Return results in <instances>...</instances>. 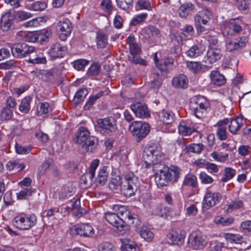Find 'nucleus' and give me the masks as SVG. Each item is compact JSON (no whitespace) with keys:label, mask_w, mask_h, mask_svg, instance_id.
I'll return each mask as SVG.
<instances>
[{"label":"nucleus","mask_w":251,"mask_h":251,"mask_svg":"<svg viewBox=\"0 0 251 251\" xmlns=\"http://www.w3.org/2000/svg\"><path fill=\"white\" fill-rule=\"evenodd\" d=\"M74 141L81 148L83 152H93L99 143L97 138L91 136L88 129L84 126L78 128Z\"/></svg>","instance_id":"1"},{"label":"nucleus","mask_w":251,"mask_h":251,"mask_svg":"<svg viewBox=\"0 0 251 251\" xmlns=\"http://www.w3.org/2000/svg\"><path fill=\"white\" fill-rule=\"evenodd\" d=\"M180 169L176 166L171 165L165 169L162 175L156 176L155 181L159 187L166 186L170 182H176L180 176Z\"/></svg>","instance_id":"2"},{"label":"nucleus","mask_w":251,"mask_h":251,"mask_svg":"<svg viewBox=\"0 0 251 251\" xmlns=\"http://www.w3.org/2000/svg\"><path fill=\"white\" fill-rule=\"evenodd\" d=\"M189 107L193 114L200 119L206 114L209 107V103L204 97L195 96L190 99Z\"/></svg>","instance_id":"3"},{"label":"nucleus","mask_w":251,"mask_h":251,"mask_svg":"<svg viewBox=\"0 0 251 251\" xmlns=\"http://www.w3.org/2000/svg\"><path fill=\"white\" fill-rule=\"evenodd\" d=\"M97 123L98 131L104 136H112L118 129L117 120L112 116L98 119Z\"/></svg>","instance_id":"4"},{"label":"nucleus","mask_w":251,"mask_h":251,"mask_svg":"<svg viewBox=\"0 0 251 251\" xmlns=\"http://www.w3.org/2000/svg\"><path fill=\"white\" fill-rule=\"evenodd\" d=\"M37 218L34 214H26L22 213L17 215L13 220V225L21 230H28L35 226Z\"/></svg>","instance_id":"5"},{"label":"nucleus","mask_w":251,"mask_h":251,"mask_svg":"<svg viewBox=\"0 0 251 251\" xmlns=\"http://www.w3.org/2000/svg\"><path fill=\"white\" fill-rule=\"evenodd\" d=\"M140 186L137 177L132 173H126L123 182V192L125 196L130 197L133 195Z\"/></svg>","instance_id":"6"},{"label":"nucleus","mask_w":251,"mask_h":251,"mask_svg":"<svg viewBox=\"0 0 251 251\" xmlns=\"http://www.w3.org/2000/svg\"><path fill=\"white\" fill-rule=\"evenodd\" d=\"M160 152V148L155 144H150L146 147L143 152L142 160L147 168L151 167L154 161H157Z\"/></svg>","instance_id":"7"},{"label":"nucleus","mask_w":251,"mask_h":251,"mask_svg":"<svg viewBox=\"0 0 251 251\" xmlns=\"http://www.w3.org/2000/svg\"><path fill=\"white\" fill-rule=\"evenodd\" d=\"M51 32L48 30H41L35 33L21 31L18 33L20 40L29 42L43 43L48 41Z\"/></svg>","instance_id":"8"},{"label":"nucleus","mask_w":251,"mask_h":251,"mask_svg":"<svg viewBox=\"0 0 251 251\" xmlns=\"http://www.w3.org/2000/svg\"><path fill=\"white\" fill-rule=\"evenodd\" d=\"M133 135L136 137V141L139 142L144 138L150 130V125L141 121L133 122L129 126Z\"/></svg>","instance_id":"9"},{"label":"nucleus","mask_w":251,"mask_h":251,"mask_svg":"<svg viewBox=\"0 0 251 251\" xmlns=\"http://www.w3.org/2000/svg\"><path fill=\"white\" fill-rule=\"evenodd\" d=\"M73 29L71 21L67 18H63L57 23L56 30L59 38L65 41L70 35Z\"/></svg>","instance_id":"10"},{"label":"nucleus","mask_w":251,"mask_h":251,"mask_svg":"<svg viewBox=\"0 0 251 251\" xmlns=\"http://www.w3.org/2000/svg\"><path fill=\"white\" fill-rule=\"evenodd\" d=\"M105 219L110 224L116 227L121 234L124 235L128 232L127 227L123 225V222L118 214L107 212L105 215Z\"/></svg>","instance_id":"11"},{"label":"nucleus","mask_w":251,"mask_h":251,"mask_svg":"<svg viewBox=\"0 0 251 251\" xmlns=\"http://www.w3.org/2000/svg\"><path fill=\"white\" fill-rule=\"evenodd\" d=\"M34 48L25 43L15 44L11 48L12 55L17 58H23L33 52Z\"/></svg>","instance_id":"12"},{"label":"nucleus","mask_w":251,"mask_h":251,"mask_svg":"<svg viewBox=\"0 0 251 251\" xmlns=\"http://www.w3.org/2000/svg\"><path fill=\"white\" fill-rule=\"evenodd\" d=\"M222 55V51L219 47L209 48L203 59V62L209 65L207 66L209 69L211 68L213 63L221 58Z\"/></svg>","instance_id":"13"},{"label":"nucleus","mask_w":251,"mask_h":251,"mask_svg":"<svg viewBox=\"0 0 251 251\" xmlns=\"http://www.w3.org/2000/svg\"><path fill=\"white\" fill-rule=\"evenodd\" d=\"M71 234L73 235H79L84 237H92L94 234L92 226L88 224L76 225L71 228Z\"/></svg>","instance_id":"14"},{"label":"nucleus","mask_w":251,"mask_h":251,"mask_svg":"<svg viewBox=\"0 0 251 251\" xmlns=\"http://www.w3.org/2000/svg\"><path fill=\"white\" fill-rule=\"evenodd\" d=\"M222 198V196L220 193L208 191L204 198L202 206L203 208L208 209L219 203Z\"/></svg>","instance_id":"15"},{"label":"nucleus","mask_w":251,"mask_h":251,"mask_svg":"<svg viewBox=\"0 0 251 251\" xmlns=\"http://www.w3.org/2000/svg\"><path fill=\"white\" fill-rule=\"evenodd\" d=\"M188 244L189 247L197 250L203 249L206 242L200 234L192 233L189 237Z\"/></svg>","instance_id":"16"},{"label":"nucleus","mask_w":251,"mask_h":251,"mask_svg":"<svg viewBox=\"0 0 251 251\" xmlns=\"http://www.w3.org/2000/svg\"><path fill=\"white\" fill-rule=\"evenodd\" d=\"M66 53V47L59 43L52 44L49 51V54L52 59L63 57Z\"/></svg>","instance_id":"17"},{"label":"nucleus","mask_w":251,"mask_h":251,"mask_svg":"<svg viewBox=\"0 0 251 251\" xmlns=\"http://www.w3.org/2000/svg\"><path fill=\"white\" fill-rule=\"evenodd\" d=\"M130 108L137 117L144 118L150 116L147 106L142 102H138L132 104Z\"/></svg>","instance_id":"18"},{"label":"nucleus","mask_w":251,"mask_h":251,"mask_svg":"<svg viewBox=\"0 0 251 251\" xmlns=\"http://www.w3.org/2000/svg\"><path fill=\"white\" fill-rule=\"evenodd\" d=\"M154 61L155 66L158 70H161L163 72H168V68L174 64V60L173 58H168L159 60L157 58V53L154 54Z\"/></svg>","instance_id":"19"},{"label":"nucleus","mask_w":251,"mask_h":251,"mask_svg":"<svg viewBox=\"0 0 251 251\" xmlns=\"http://www.w3.org/2000/svg\"><path fill=\"white\" fill-rule=\"evenodd\" d=\"M229 123V120L225 118L222 120L219 121L215 126L217 127L216 134L220 140H225L227 138L226 135V125Z\"/></svg>","instance_id":"20"},{"label":"nucleus","mask_w":251,"mask_h":251,"mask_svg":"<svg viewBox=\"0 0 251 251\" xmlns=\"http://www.w3.org/2000/svg\"><path fill=\"white\" fill-rule=\"evenodd\" d=\"M1 28L4 31L14 28V17L10 13L4 14L1 18Z\"/></svg>","instance_id":"21"},{"label":"nucleus","mask_w":251,"mask_h":251,"mask_svg":"<svg viewBox=\"0 0 251 251\" xmlns=\"http://www.w3.org/2000/svg\"><path fill=\"white\" fill-rule=\"evenodd\" d=\"M172 85L177 89H186L188 86V79L186 75L180 74L174 77L172 81Z\"/></svg>","instance_id":"22"},{"label":"nucleus","mask_w":251,"mask_h":251,"mask_svg":"<svg viewBox=\"0 0 251 251\" xmlns=\"http://www.w3.org/2000/svg\"><path fill=\"white\" fill-rule=\"evenodd\" d=\"M205 50V46L201 43H198L193 45L187 50L186 54L190 57L196 58L202 55Z\"/></svg>","instance_id":"23"},{"label":"nucleus","mask_w":251,"mask_h":251,"mask_svg":"<svg viewBox=\"0 0 251 251\" xmlns=\"http://www.w3.org/2000/svg\"><path fill=\"white\" fill-rule=\"evenodd\" d=\"M126 43L128 45L130 55L139 54L141 52V47L134 36L129 35L126 39Z\"/></svg>","instance_id":"24"},{"label":"nucleus","mask_w":251,"mask_h":251,"mask_svg":"<svg viewBox=\"0 0 251 251\" xmlns=\"http://www.w3.org/2000/svg\"><path fill=\"white\" fill-rule=\"evenodd\" d=\"M186 64L188 69L194 74L204 72L205 69L208 68L206 65H202L199 62L187 61Z\"/></svg>","instance_id":"25"},{"label":"nucleus","mask_w":251,"mask_h":251,"mask_svg":"<svg viewBox=\"0 0 251 251\" xmlns=\"http://www.w3.org/2000/svg\"><path fill=\"white\" fill-rule=\"evenodd\" d=\"M243 125V119L240 118L231 119L228 126V130L231 133L236 134Z\"/></svg>","instance_id":"26"},{"label":"nucleus","mask_w":251,"mask_h":251,"mask_svg":"<svg viewBox=\"0 0 251 251\" xmlns=\"http://www.w3.org/2000/svg\"><path fill=\"white\" fill-rule=\"evenodd\" d=\"M167 236L174 244L177 245H182L184 242L185 238L183 232H180L178 233L177 231L174 230L170 232Z\"/></svg>","instance_id":"27"},{"label":"nucleus","mask_w":251,"mask_h":251,"mask_svg":"<svg viewBox=\"0 0 251 251\" xmlns=\"http://www.w3.org/2000/svg\"><path fill=\"white\" fill-rule=\"evenodd\" d=\"M146 38L151 39L161 36L160 31L158 28L153 25H149L143 30Z\"/></svg>","instance_id":"28"},{"label":"nucleus","mask_w":251,"mask_h":251,"mask_svg":"<svg viewBox=\"0 0 251 251\" xmlns=\"http://www.w3.org/2000/svg\"><path fill=\"white\" fill-rule=\"evenodd\" d=\"M211 83L215 85L221 86L226 83L225 76L218 71H213L210 74Z\"/></svg>","instance_id":"29"},{"label":"nucleus","mask_w":251,"mask_h":251,"mask_svg":"<svg viewBox=\"0 0 251 251\" xmlns=\"http://www.w3.org/2000/svg\"><path fill=\"white\" fill-rule=\"evenodd\" d=\"M194 4L190 2L185 3L181 4L178 9V14L180 17L186 18L190 11L195 8Z\"/></svg>","instance_id":"30"},{"label":"nucleus","mask_w":251,"mask_h":251,"mask_svg":"<svg viewBox=\"0 0 251 251\" xmlns=\"http://www.w3.org/2000/svg\"><path fill=\"white\" fill-rule=\"evenodd\" d=\"M107 169V167L106 166H102L100 168L96 179V181L99 185L102 186L106 182L108 175Z\"/></svg>","instance_id":"31"},{"label":"nucleus","mask_w":251,"mask_h":251,"mask_svg":"<svg viewBox=\"0 0 251 251\" xmlns=\"http://www.w3.org/2000/svg\"><path fill=\"white\" fill-rule=\"evenodd\" d=\"M179 134L182 136H188L196 131L194 128L192 127L184 121H182L178 126Z\"/></svg>","instance_id":"32"},{"label":"nucleus","mask_w":251,"mask_h":251,"mask_svg":"<svg viewBox=\"0 0 251 251\" xmlns=\"http://www.w3.org/2000/svg\"><path fill=\"white\" fill-rule=\"evenodd\" d=\"M159 119L164 124H171L174 120V113L169 110H162L159 115Z\"/></svg>","instance_id":"33"},{"label":"nucleus","mask_w":251,"mask_h":251,"mask_svg":"<svg viewBox=\"0 0 251 251\" xmlns=\"http://www.w3.org/2000/svg\"><path fill=\"white\" fill-rule=\"evenodd\" d=\"M32 100L30 96H26L22 99L19 106V109L22 113L27 114L29 112Z\"/></svg>","instance_id":"34"},{"label":"nucleus","mask_w":251,"mask_h":251,"mask_svg":"<svg viewBox=\"0 0 251 251\" xmlns=\"http://www.w3.org/2000/svg\"><path fill=\"white\" fill-rule=\"evenodd\" d=\"M244 202L241 200H235L231 201L225 206V208L228 213H231L233 210L243 208Z\"/></svg>","instance_id":"35"},{"label":"nucleus","mask_w":251,"mask_h":251,"mask_svg":"<svg viewBox=\"0 0 251 251\" xmlns=\"http://www.w3.org/2000/svg\"><path fill=\"white\" fill-rule=\"evenodd\" d=\"M127 224L130 226L135 228V230L138 231L142 227V223L138 217L135 215L132 214L131 217L128 218L126 222Z\"/></svg>","instance_id":"36"},{"label":"nucleus","mask_w":251,"mask_h":251,"mask_svg":"<svg viewBox=\"0 0 251 251\" xmlns=\"http://www.w3.org/2000/svg\"><path fill=\"white\" fill-rule=\"evenodd\" d=\"M6 167L8 170L17 169L18 171H22L25 168V164L23 162H21L19 160H13L9 161L7 163Z\"/></svg>","instance_id":"37"},{"label":"nucleus","mask_w":251,"mask_h":251,"mask_svg":"<svg viewBox=\"0 0 251 251\" xmlns=\"http://www.w3.org/2000/svg\"><path fill=\"white\" fill-rule=\"evenodd\" d=\"M118 212L117 214L120 216V218L123 221V224L126 223L128 218L131 217L132 213L125 206H118Z\"/></svg>","instance_id":"38"},{"label":"nucleus","mask_w":251,"mask_h":251,"mask_svg":"<svg viewBox=\"0 0 251 251\" xmlns=\"http://www.w3.org/2000/svg\"><path fill=\"white\" fill-rule=\"evenodd\" d=\"M183 185L196 188L198 186L197 179L194 175L189 174L186 175L184 177Z\"/></svg>","instance_id":"39"},{"label":"nucleus","mask_w":251,"mask_h":251,"mask_svg":"<svg viewBox=\"0 0 251 251\" xmlns=\"http://www.w3.org/2000/svg\"><path fill=\"white\" fill-rule=\"evenodd\" d=\"M138 232L141 237L147 241L150 242L153 239V233L147 227L141 228Z\"/></svg>","instance_id":"40"},{"label":"nucleus","mask_w":251,"mask_h":251,"mask_svg":"<svg viewBox=\"0 0 251 251\" xmlns=\"http://www.w3.org/2000/svg\"><path fill=\"white\" fill-rule=\"evenodd\" d=\"M97 44L99 48L103 49L107 45V37L101 32L97 33Z\"/></svg>","instance_id":"41"},{"label":"nucleus","mask_w":251,"mask_h":251,"mask_svg":"<svg viewBox=\"0 0 251 251\" xmlns=\"http://www.w3.org/2000/svg\"><path fill=\"white\" fill-rule=\"evenodd\" d=\"M225 238L228 242L235 244H241L244 239V238L239 234L231 233L226 234Z\"/></svg>","instance_id":"42"},{"label":"nucleus","mask_w":251,"mask_h":251,"mask_svg":"<svg viewBox=\"0 0 251 251\" xmlns=\"http://www.w3.org/2000/svg\"><path fill=\"white\" fill-rule=\"evenodd\" d=\"M103 95L104 92L101 91L97 94L90 96L84 106V109L88 110L94 104L95 102Z\"/></svg>","instance_id":"43"},{"label":"nucleus","mask_w":251,"mask_h":251,"mask_svg":"<svg viewBox=\"0 0 251 251\" xmlns=\"http://www.w3.org/2000/svg\"><path fill=\"white\" fill-rule=\"evenodd\" d=\"M100 6L102 10L106 12L109 16L114 10V7L112 5L111 0H102Z\"/></svg>","instance_id":"44"},{"label":"nucleus","mask_w":251,"mask_h":251,"mask_svg":"<svg viewBox=\"0 0 251 251\" xmlns=\"http://www.w3.org/2000/svg\"><path fill=\"white\" fill-rule=\"evenodd\" d=\"M151 167H152L153 171L157 174V176L162 175L165 171V169L167 167L164 162H158V161H154Z\"/></svg>","instance_id":"45"},{"label":"nucleus","mask_w":251,"mask_h":251,"mask_svg":"<svg viewBox=\"0 0 251 251\" xmlns=\"http://www.w3.org/2000/svg\"><path fill=\"white\" fill-rule=\"evenodd\" d=\"M236 171L231 168L226 167L224 169V175L221 179L223 182H226L232 178L235 175Z\"/></svg>","instance_id":"46"},{"label":"nucleus","mask_w":251,"mask_h":251,"mask_svg":"<svg viewBox=\"0 0 251 251\" xmlns=\"http://www.w3.org/2000/svg\"><path fill=\"white\" fill-rule=\"evenodd\" d=\"M215 222L216 224L222 226H228L233 223L234 219L231 217L226 218L218 217L215 218Z\"/></svg>","instance_id":"47"},{"label":"nucleus","mask_w":251,"mask_h":251,"mask_svg":"<svg viewBox=\"0 0 251 251\" xmlns=\"http://www.w3.org/2000/svg\"><path fill=\"white\" fill-rule=\"evenodd\" d=\"M88 92L85 88L79 89L75 93L74 100L75 103H79L83 100Z\"/></svg>","instance_id":"48"},{"label":"nucleus","mask_w":251,"mask_h":251,"mask_svg":"<svg viewBox=\"0 0 251 251\" xmlns=\"http://www.w3.org/2000/svg\"><path fill=\"white\" fill-rule=\"evenodd\" d=\"M100 65L99 64L93 63L89 68L87 72V75L90 76L98 75L100 72Z\"/></svg>","instance_id":"49"},{"label":"nucleus","mask_w":251,"mask_h":251,"mask_svg":"<svg viewBox=\"0 0 251 251\" xmlns=\"http://www.w3.org/2000/svg\"><path fill=\"white\" fill-rule=\"evenodd\" d=\"M118 7L123 10L127 9L132 6L133 0H116Z\"/></svg>","instance_id":"50"},{"label":"nucleus","mask_w":251,"mask_h":251,"mask_svg":"<svg viewBox=\"0 0 251 251\" xmlns=\"http://www.w3.org/2000/svg\"><path fill=\"white\" fill-rule=\"evenodd\" d=\"M187 151L195 153H199L203 149L204 146L201 143L191 144L186 147Z\"/></svg>","instance_id":"51"},{"label":"nucleus","mask_w":251,"mask_h":251,"mask_svg":"<svg viewBox=\"0 0 251 251\" xmlns=\"http://www.w3.org/2000/svg\"><path fill=\"white\" fill-rule=\"evenodd\" d=\"M139 54L130 55L128 56L129 61L134 64H140L143 66L147 65V62L145 60L139 56Z\"/></svg>","instance_id":"52"},{"label":"nucleus","mask_w":251,"mask_h":251,"mask_svg":"<svg viewBox=\"0 0 251 251\" xmlns=\"http://www.w3.org/2000/svg\"><path fill=\"white\" fill-rule=\"evenodd\" d=\"M147 17V14L145 13L137 15L132 19L130 22V25H136L138 24H141L145 22Z\"/></svg>","instance_id":"53"},{"label":"nucleus","mask_w":251,"mask_h":251,"mask_svg":"<svg viewBox=\"0 0 251 251\" xmlns=\"http://www.w3.org/2000/svg\"><path fill=\"white\" fill-rule=\"evenodd\" d=\"M232 25L231 21L226 23L222 27L223 34L225 36H232L234 35V31L232 28H230V26Z\"/></svg>","instance_id":"54"},{"label":"nucleus","mask_w":251,"mask_h":251,"mask_svg":"<svg viewBox=\"0 0 251 251\" xmlns=\"http://www.w3.org/2000/svg\"><path fill=\"white\" fill-rule=\"evenodd\" d=\"M121 178L119 176H116L112 177L110 182L109 183V187L112 190L118 189L121 185Z\"/></svg>","instance_id":"55"},{"label":"nucleus","mask_w":251,"mask_h":251,"mask_svg":"<svg viewBox=\"0 0 251 251\" xmlns=\"http://www.w3.org/2000/svg\"><path fill=\"white\" fill-rule=\"evenodd\" d=\"M211 156L216 161L223 162L226 161L228 157V154H223L222 152L218 153L217 151H213L211 153Z\"/></svg>","instance_id":"56"},{"label":"nucleus","mask_w":251,"mask_h":251,"mask_svg":"<svg viewBox=\"0 0 251 251\" xmlns=\"http://www.w3.org/2000/svg\"><path fill=\"white\" fill-rule=\"evenodd\" d=\"M47 7V4L43 1H37L33 2L30 6V9L34 11H43Z\"/></svg>","instance_id":"57"},{"label":"nucleus","mask_w":251,"mask_h":251,"mask_svg":"<svg viewBox=\"0 0 251 251\" xmlns=\"http://www.w3.org/2000/svg\"><path fill=\"white\" fill-rule=\"evenodd\" d=\"M100 160L98 159L93 160L90 164L89 172L87 173V176L90 177H92L93 176L95 175V171L99 165Z\"/></svg>","instance_id":"58"},{"label":"nucleus","mask_w":251,"mask_h":251,"mask_svg":"<svg viewBox=\"0 0 251 251\" xmlns=\"http://www.w3.org/2000/svg\"><path fill=\"white\" fill-rule=\"evenodd\" d=\"M32 147L31 146H23L17 143L15 145V150L16 152L18 154H24L28 153L30 151Z\"/></svg>","instance_id":"59"},{"label":"nucleus","mask_w":251,"mask_h":251,"mask_svg":"<svg viewBox=\"0 0 251 251\" xmlns=\"http://www.w3.org/2000/svg\"><path fill=\"white\" fill-rule=\"evenodd\" d=\"M32 16L31 13L23 11H17L15 14L16 19L19 21L25 20L31 18Z\"/></svg>","instance_id":"60"},{"label":"nucleus","mask_w":251,"mask_h":251,"mask_svg":"<svg viewBox=\"0 0 251 251\" xmlns=\"http://www.w3.org/2000/svg\"><path fill=\"white\" fill-rule=\"evenodd\" d=\"M122 249L125 251H136L137 249V245L130 240H127V243L123 244Z\"/></svg>","instance_id":"61"},{"label":"nucleus","mask_w":251,"mask_h":251,"mask_svg":"<svg viewBox=\"0 0 251 251\" xmlns=\"http://www.w3.org/2000/svg\"><path fill=\"white\" fill-rule=\"evenodd\" d=\"M13 110L4 107L1 111V118L6 120L10 119L13 116Z\"/></svg>","instance_id":"62"},{"label":"nucleus","mask_w":251,"mask_h":251,"mask_svg":"<svg viewBox=\"0 0 251 251\" xmlns=\"http://www.w3.org/2000/svg\"><path fill=\"white\" fill-rule=\"evenodd\" d=\"M89 61L85 59H78L74 62V67L77 70H82L88 64Z\"/></svg>","instance_id":"63"},{"label":"nucleus","mask_w":251,"mask_h":251,"mask_svg":"<svg viewBox=\"0 0 251 251\" xmlns=\"http://www.w3.org/2000/svg\"><path fill=\"white\" fill-rule=\"evenodd\" d=\"M99 251H114V246L109 242H104L101 244L99 248Z\"/></svg>","instance_id":"64"}]
</instances>
